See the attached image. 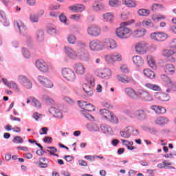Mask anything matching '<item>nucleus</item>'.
I'll list each match as a JSON object with an SVG mask.
<instances>
[{"instance_id": "f8f14e48", "label": "nucleus", "mask_w": 176, "mask_h": 176, "mask_svg": "<svg viewBox=\"0 0 176 176\" xmlns=\"http://www.w3.org/2000/svg\"><path fill=\"white\" fill-rule=\"evenodd\" d=\"M151 39L154 41H157L158 42H163L168 38L167 34L164 32H155L151 34Z\"/></svg>"}, {"instance_id": "37998d69", "label": "nucleus", "mask_w": 176, "mask_h": 176, "mask_svg": "<svg viewBox=\"0 0 176 176\" xmlns=\"http://www.w3.org/2000/svg\"><path fill=\"white\" fill-rule=\"evenodd\" d=\"M100 129L104 133H112V128L109 125L102 124L100 125Z\"/></svg>"}, {"instance_id": "7ed1b4c3", "label": "nucleus", "mask_w": 176, "mask_h": 176, "mask_svg": "<svg viewBox=\"0 0 176 176\" xmlns=\"http://www.w3.org/2000/svg\"><path fill=\"white\" fill-rule=\"evenodd\" d=\"M14 25L15 28H17V30H19L20 35H22V36H26V39L28 42H29V43H32V38L31 37V36L27 34V27L24 25L23 22L15 21L14 23Z\"/></svg>"}, {"instance_id": "f257e3e1", "label": "nucleus", "mask_w": 176, "mask_h": 176, "mask_svg": "<svg viewBox=\"0 0 176 176\" xmlns=\"http://www.w3.org/2000/svg\"><path fill=\"white\" fill-rule=\"evenodd\" d=\"M125 94L131 100H141L144 102H151L153 101V97L146 90L139 89L137 91L131 87H126L124 89Z\"/></svg>"}, {"instance_id": "0eeeda50", "label": "nucleus", "mask_w": 176, "mask_h": 176, "mask_svg": "<svg viewBox=\"0 0 176 176\" xmlns=\"http://www.w3.org/2000/svg\"><path fill=\"white\" fill-rule=\"evenodd\" d=\"M102 50L107 49V50H113L116 49V41L111 38H106L103 41H101Z\"/></svg>"}, {"instance_id": "c756f323", "label": "nucleus", "mask_w": 176, "mask_h": 176, "mask_svg": "<svg viewBox=\"0 0 176 176\" xmlns=\"http://www.w3.org/2000/svg\"><path fill=\"white\" fill-rule=\"evenodd\" d=\"M132 60L133 64L138 67H142L144 65V59H142L141 56H135L132 58Z\"/></svg>"}, {"instance_id": "bf43d9fd", "label": "nucleus", "mask_w": 176, "mask_h": 176, "mask_svg": "<svg viewBox=\"0 0 176 176\" xmlns=\"http://www.w3.org/2000/svg\"><path fill=\"white\" fill-rule=\"evenodd\" d=\"M22 53L25 58H30V52H28V50H27V48H22Z\"/></svg>"}, {"instance_id": "f3484780", "label": "nucleus", "mask_w": 176, "mask_h": 176, "mask_svg": "<svg viewBox=\"0 0 176 176\" xmlns=\"http://www.w3.org/2000/svg\"><path fill=\"white\" fill-rule=\"evenodd\" d=\"M65 53L70 60H76L78 58V52H76L71 47L66 46L65 47Z\"/></svg>"}, {"instance_id": "09e8293b", "label": "nucleus", "mask_w": 176, "mask_h": 176, "mask_svg": "<svg viewBox=\"0 0 176 176\" xmlns=\"http://www.w3.org/2000/svg\"><path fill=\"white\" fill-rule=\"evenodd\" d=\"M124 115H126V116H129L131 119L134 118V110L131 109H126L124 111Z\"/></svg>"}, {"instance_id": "f03ea898", "label": "nucleus", "mask_w": 176, "mask_h": 176, "mask_svg": "<svg viewBox=\"0 0 176 176\" xmlns=\"http://www.w3.org/2000/svg\"><path fill=\"white\" fill-rule=\"evenodd\" d=\"M131 30L126 26V23H121L119 28L116 30V35L120 39H129Z\"/></svg>"}, {"instance_id": "aec40b11", "label": "nucleus", "mask_w": 176, "mask_h": 176, "mask_svg": "<svg viewBox=\"0 0 176 176\" xmlns=\"http://www.w3.org/2000/svg\"><path fill=\"white\" fill-rule=\"evenodd\" d=\"M49 112L54 118L63 119V112H61V110L58 107H52L50 108Z\"/></svg>"}, {"instance_id": "6ab92c4d", "label": "nucleus", "mask_w": 176, "mask_h": 176, "mask_svg": "<svg viewBox=\"0 0 176 176\" xmlns=\"http://www.w3.org/2000/svg\"><path fill=\"white\" fill-rule=\"evenodd\" d=\"M69 10H72L74 13H82V12L86 10V6L82 3L73 5L69 7Z\"/></svg>"}, {"instance_id": "ddd939ff", "label": "nucleus", "mask_w": 176, "mask_h": 176, "mask_svg": "<svg viewBox=\"0 0 176 176\" xmlns=\"http://www.w3.org/2000/svg\"><path fill=\"white\" fill-rule=\"evenodd\" d=\"M89 49L92 52H101V50H102L101 41H98V39L90 41Z\"/></svg>"}, {"instance_id": "8fccbe9b", "label": "nucleus", "mask_w": 176, "mask_h": 176, "mask_svg": "<svg viewBox=\"0 0 176 176\" xmlns=\"http://www.w3.org/2000/svg\"><path fill=\"white\" fill-rule=\"evenodd\" d=\"M142 25L145 28H153V23L151 21L144 20L142 22Z\"/></svg>"}, {"instance_id": "58836bf2", "label": "nucleus", "mask_w": 176, "mask_h": 176, "mask_svg": "<svg viewBox=\"0 0 176 176\" xmlns=\"http://www.w3.org/2000/svg\"><path fill=\"white\" fill-rule=\"evenodd\" d=\"M162 54L164 57H171V56L175 54V52L173 50H162Z\"/></svg>"}, {"instance_id": "cd10ccee", "label": "nucleus", "mask_w": 176, "mask_h": 176, "mask_svg": "<svg viewBox=\"0 0 176 176\" xmlns=\"http://www.w3.org/2000/svg\"><path fill=\"white\" fill-rule=\"evenodd\" d=\"M82 89L85 91V94L88 96V97H91L94 94V91H93V88L90 87V85L85 83L82 85Z\"/></svg>"}, {"instance_id": "774afa93", "label": "nucleus", "mask_w": 176, "mask_h": 176, "mask_svg": "<svg viewBox=\"0 0 176 176\" xmlns=\"http://www.w3.org/2000/svg\"><path fill=\"white\" fill-rule=\"evenodd\" d=\"M41 117H42V114H40L38 112L34 113L32 116L33 119L36 120H39V119H41Z\"/></svg>"}, {"instance_id": "e433bc0d", "label": "nucleus", "mask_w": 176, "mask_h": 176, "mask_svg": "<svg viewBox=\"0 0 176 176\" xmlns=\"http://www.w3.org/2000/svg\"><path fill=\"white\" fill-rule=\"evenodd\" d=\"M87 129H88L89 131H100V126H98L97 124H87Z\"/></svg>"}, {"instance_id": "c9c22d12", "label": "nucleus", "mask_w": 176, "mask_h": 176, "mask_svg": "<svg viewBox=\"0 0 176 176\" xmlns=\"http://www.w3.org/2000/svg\"><path fill=\"white\" fill-rule=\"evenodd\" d=\"M144 75L149 79H153L155 78V73L150 69H145L144 70Z\"/></svg>"}, {"instance_id": "423d86ee", "label": "nucleus", "mask_w": 176, "mask_h": 176, "mask_svg": "<svg viewBox=\"0 0 176 176\" xmlns=\"http://www.w3.org/2000/svg\"><path fill=\"white\" fill-rule=\"evenodd\" d=\"M101 32V28L96 25H91L87 28V33L89 36H100Z\"/></svg>"}, {"instance_id": "1a4fd4ad", "label": "nucleus", "mask_w": 176, "mask_h": 176, "mask_svg": "<svg viewBox=\"0 0 176 176\" xmlns=\"http://www.w3.org/2000/svg\"><path fill=\"white\" fill-rule=\"evenodd\" d=\"M38 81L41 85L43 87H45V89H52L54 87V84L53 82L47 77L45 76H38Z\"/></svg>"}, {"instance_id": "052dcab7", "label": "nucleus", "mask_w": 176, "mask_h": 176, "mask_svg": "<svg viewBox=\"0 0 176 176\" xmlns=\"http://www.w3.org/2000/svg\"><path fill=\"white\" fill-rule=\"evenodd\" d=\"M64 101H65V102H67V104H69L70 105H74V104H75V102H74V100H72L71 98L68 97V96H65L63 98Z\"/></svg>"}, {"instance_id": "2eb2a0df", "label": "nucleus", "mask_w": 176, "mask_h": 176, "mask_svg": "<svg viewBox=\"0 0 176 176\" xmlns=\"http://www.w3.org/2000/svg\"><path fill=\"white\" fill-rule=\"evenodd\" d=\"M3 85L5 86H7L8 89H12V90H14L16 93H19L20 91V88H19V85L14 82V81H9L6 78H2L1 79Z\"/></svg>"}, {"instance_id": "39448f33", "label": "nucleus", "mask_w": 176, "mask_h": 176, "mask_svg": "<svg viewBox=\"0 0 176 176\" xmlns=\"http://www.w3.org/2000/svg\"><path fill=\"white\" fill-rule=\"evenodd\" d=\"M106 63L108 64H113L116 61H122V54L118 52H113L104 56Z\"/></svg>"}, {"instance_id": "b1692460", "label": "nucleus", "mask_w": 176, "mask_h": 176, "mask_svg": "<svg viewBox=\"0 0 176 176\" xmlns=\"http://www.w3.org/2000/svg\"><path fill=\"white\" fill-rule=\"evenodd\" d=\"M151 109L155 111V113L158 115H163L167 112V110L165 107L157 105H153L151 107Z\"/></svg>"}, {"instance_id": "79ce46f5", "label": "nucleus", "mask_w": 176, "mask_h": 176, "mask_svg": "<svg viewBox=\"0 0 176 176\" xmlns=\"http://www.w3.org/2000/svg\"><path fill=\"white\" fill-rule=\"evenodd\" d=\"M67 41L70 45H75V43H76V36L74 34H69Z\"/></svg>"}, {"instance_id": "49530a36", "label": "nucleus", "mask_w": 176, "mask_h": 176, "mask_svg": "<svg viewBox=\"0 0 176 176\" xmlns=\"http://www.w3.org/2000/svg\"><path fill=\"white\" fill-rule=\"evenodd\" d=\"M109 5L111 8H118L120 6V0H109Z\"/></svg>"}, {"instance_id": "e2e57ef3", "label": "nucleus", "mask_w": 176, "mask_h": 176, "mask_svg": "<svg viewBox=\"0 0 176 176\" xmlns=\"http://www.w3.org/2000/svg\"><path fill=\"white\" fill-rule=\"evenodd\" d=\"M47 32L50 34V35H54L56 32V28H48Z\"/></svg>"}, {"instance_id": "0e129e2a", "label": "nucleus", "mask_w": 176, "mask_h": 176, "mask_svg": "<svg viewBox=\"0 0 176 176\" xmlns=\"http://www.w3.org/2000/svg\"><path fill=\"white\" fill-rule=\"evenodd\" d=\"M120 134L123 138H130V134L128 133L126 131H120Z\"/></svg>"}, {"instance_id": "a211bd4d", "label": "nucleus", "mask_w": 176, "mask_h": 176, "mask_svg": "<svg viewBox=\"0 0 176 176\" xmlns=\"http://www.w3.org/2000/svg\"><path fill=\"white\" fill-rule=\"evenodd\" d=\"M117 80L122 82V83H135V80L131 76H127L124 74H120L116 76Z\"/></svg>"}, {"instance_id": "4468645a", "label": "nucleus", "mask_w": 176, "mask_h": 176, "mask_svg": "<svg viewBox=\"0 0 176 176\" xmlns=\"http://www.w3.org/2000/svg\"><path fill=\"white\" fill-rule=\"evenodd\" d=\"M86 111L88 112H93L96 111V107H94V105L89 103H87V107H85V110L82 111V115L86 118V119H89V120L91 119H94V117L93 116L90 115L89 113H87Z\"/></svg>"}, {"instance_id": "603ef678", "label": "nucleus", "mask_w": 176, "mask_h": 176, "mask_svg": "<svg viewBox=\"0 0 176 176\" xmlns=\"http://www.w3.org/2000/svg\"><path fill=\"white\" fill-rule=\"evenodd\" d=\"M103 19L104 20H106V21H111L112 19H113V15L111 12L106 13L103 14Z\"/></svg>"}, {"instance_id": "dca6fc26", "label": "nucleus", "mask_w": 176, "mask_h": 176, "mask_svg": "<svg viewBox=\"0 0 176 176\" xmlns=\"http://www.w3.org/2000/svg\"><path fill=\"white\" fill-rule=\"evenodd\" d=\"M18 81L23 85L26 89H32V82L25 76H19Z\"/></svg>"}, {"instance_id": "a18cd8bd", "label": "nucleus", "mask_w": 176, "mask_h": 176, "mask_svg": "<svg viewBox=\"0 0 176 176\" xmlns=\"http://www.w3.org/2000/svg\"><path fill=\"white\" fill-rule=\"evenodd\" d=\"M147 63H148V65H150L151 67V68H153V67H155V65L156 64L155 63V58L153 56H152L151 55L147 56Z\"/></svg>"}, {"instance_id": "c03bdc74", "label": "nucleus", "mask_w": 176, "mask_h": 176, "mask_svg": "<svg viewBox=\"0 0 176 176\" xmlns=\"http://www.w3.org/2000/svg\"><path fill=\"white\" fill-rule=\"evenodd\" d=\"M149 13H151V12L149 11V10L146 9H140L138 11V14H139V16H143L144 17L149 16Z\"/></svg>"}, {"instance_id": "393cba45", "label": "nucleus", "mask_w": 176, "mask_h": 176, "mask_svg": "<svg viewBox=\"0 0 176 176\" xmlns=\"http://www.w3.org/2000/svg\"><path fill=\"white\" fill-rule=\"evenodd\" d=\"M170 120L166 117H158L154 120V123L158 126H165Z\"/></svg>"}, {"instance_id": "9d476101", "label": "nucleus", "mask_w": 176, "mask_h": 176, "mask_svg": "<svg viewBox=\"0 0 176 176\" xmlns=\"http://www.w3.org/2000/svg\"><path fill=\"white\" fill-rule=\"evenodd\" d=\"M36 68L43 74H47L49 72V65L45 60L40 59L37 60L35 63Z\"/></svg>"}, {"instance_id": "473e14b6", "label": "nucleus", "mask_w": 176, "mask_h": 176, "mask_svg": "<svg viewBox=\"0 0 176 176\" xmlns=\"http://www.w3.org/2000/svg\"><path fill=\"white\" fill-rule=\"evenodd\" d=\"M0 17H1V19H0L1 23H3L5 27H8L9 22L6 19V13H5V11L0 10Z\"/></svg>"}, {"instance_id": "c85d7f7f", "label": "nucleus", "mask_w": 176, "mask_h": 176, "mask_svg": "<svg viewBox=\"0 0 176 176\" xmlns=\"http://www.w3.org/2000/svg\"><path fill=\"white\" fill-rule=\"evenodd\" d=\"M137 53H144L146 50V43L144 41L138 43L135 45Z\"/></svg>"}, {"instance_id": "13d9d810", "label": "nucleus", "mask_w": 176, "mask_h": 176, "mask_svg": "<svg viewBox=\"0 0 176 176\" xmlns=\"http://www.w3.org/2000/svg\"><path fill=\"white\" fill-rule=\"evenodd\" d=\"M167 164H173V163L171 162L166 163V161L164 160L162 162V163L158 164L157 165V167H158V168H166V166H167Z\"/></svg>"}, {"instance_id": "6e6d98bb", "label": "nucleus", "mask_w": 176, "mask_h": 176, "mask_svg": "<svg viewBox=\"0 0 176 176\" xmlns=\"http://www.w3.org/2000/svg\"><path fill=\"white\" fill-rule=\"evenodd\" d=\"M88 102H85L83 100H78V104L80 108H82V109H84L85 111L86 107L87 105Z\"/></svg>"}, {"instance_id": "72a5a7b5", "label": "nucleus", "mask_w": 176, "mask_h": 176, "mask_svg": "<svg viewBox=\"0 0 176 176\" xmlns=\"http://www.w3.org/2000/svg\"><path fill=\"white\" fill-rule=\"evenodd\" d=\"M100 115L102 116V118H104L105 120H108L109 118H111V115L112 113L109 111V110L106 109H102L100 110Z\"/></svg>"}, {"instance_id": "a878e982", "label": "nucleus", "mask_w": 176, "mask_h": 176, "mask_svg": "<svg viewBox=\"0 0 176 176\" xmlns=\"http://www.w3.org/2000/svg\"><path fill=\"white\" fill-rule=\"evenodd\" d=\"M164 72L168 75H174L175 74V67L173 64H166L164 66Z\"/></svg>"}, {"instance_id": "ea45409f", "label": "nucleus", "mask_w": 176, "mask_h": 176, "mask_svg": "<svg viewBox=\"0 0 176 176\" xmlns=\"http://www.w3.org/2000/svg\"><path fill=\"white\" fill-rule=\"evenodd\" d=\"M160 78L162 82H164L166 85H171V83H173L171 78H170V77L166 74H161Z\"/></svg>"}, {"instance_id": "6e6552de", "label": "nucleus", "mask_w": 176, "mask_h": 176, "mask_svg": "<svg viewBox=\"0 0 176 176\" xmlns=\"http://www.w3.org/2000/svg\"><path fill=\"white\" fill-rule=\"evenodd\" d=\"M95 75L101 78L102 79H110L111 76H112V70L108 68L104 69L102 72L100 69H96L94 71Z\"/></svg>"}, {"instance_id": "4d7b16f0", "label": "nucleus", "mask_w": 176, "mask_h": 176, "mask_svg": "<svg viewBox=\"0 0 176 176\" xmlns=\"http://www.w3.org/2000/svg\"><path fill=\"white\" fill-rule=\"evenodd\" d=\"M109 122H111V123H118L119 120H118V118L116 116H114L113 113L110 116V118L107 120Z\"/></svg>"}, {"instance_id": "f704fd0d", "label": "nucleus", "mask_w": 176, "mask_h": 176, "mask_svg": "<svg viewBox=\"0 0 176 176\" xmlns=\"http://www.w3.org/2000/svg\"><path fill=\"white\" fill-rule=\"evenodd\" d=\"M36 38L38 42H43V39H45V33H43V30H38L36 32Z\"/></svg>"}, {"instance_id": "9b49d317", "label": "nucleus", "mask_w": 176, "mask_h": 176, "mask_svg": "<svg viewBox=\"0 0 176 176\" xmlns=\"http://www.w3.org/2000/svg\"><path fill=\"white\" fill-rule=\"evenodd\" d=\"M80 58L81 61H89L90 60V55L87 50L85 48H78L77 50V58Z\"/></svg>"}, {"instance_id": "4c0bfd02", "label": "nucleus", "mask_w": 176, "mask_h": 176, "mask_svg": "<svg viewBox=\"0 0 176 176\" xmlns=\"http://www.w3.org/2000/svg\"><path fill=\"white\" fill-rule=\"evenodd\" d=\"M122 3L128 8H135V6H137V3L133 0H124L122 1Z\"/></svg>"}, {"instance_id": "5701e85b", "label": "nucleus", "mask_w": 176, "mask_h": 176, "mask_svg": "<svg viewBox=\"0 0 176 176\" xmlns=\"http://www.w3.org/2000/svg\"><path fill=\"white\" fill-rule=\"evenodd\" d=\"M154 96L160 101H168L170 100V96L164 93L156 92Z\"/></svg>"}, {"instance_id": "de8ad7c7", "label": "nucleus", "mask_w": 176, "mask_h": 176, "mask_svg": "<svg viewBox=\"0 0 176 176\" xmlns=\"http://www.w3.org/2000/svg\"><path fill=\"white\" fill-rule=\"evenodd\" d=\"M30 20L32 23H38L39 21V15L32 13L30 16Z\"/></svg>"}, {"instance_id": "3c124183", "label": "nucleus", "mask_w": 176, "mask_h": 176, "mask_svg": "<svg viewBox=\"0 0 176 176\" xmlns=\"http://www.w3.org/2000/svg\"><path fill=\"white\" fill-rule=\"evenodd\" d=\"M12 142L14 144H23L24 142V140H23V138L20 136H15L12 140Z\"/></svg>"}, {"instance_id": "864d4df0", "label": "nucleus", "mask_w": 176, "mask_h": 176, "mask_svg": "<svg viewBox=\"0 0 176 176\" xmlns=\"http://www.w3.org/2000/svg\"><path fill=\"white\" fill-rule=\"evenodd\" d=\"M69 19L71 20H75V21H79V20L82 19V15L80 14H72Z\"/></svg>"}, {"instance_id": "69168bd1", "label": "nucleus", "mask_w": 176, "mask_h": 176, "mask_svg": "<svg viewBox=\"0 0 176 176\" xmlns=\"http://www.w3.org/2000/svg\"><path fill=\"white\" fill-rule=\"evenodd\" d=\"M120 71L121 72H122L123 74H128L129 72V69L127 68V66L122 65L120 67Z\"/></svg>"}, {"instance_id": "7c9ffc66", "label": "nucleus", "mask_w": 176, "mask_h": 176, "mask_svg": "<svg viewBox=\"0 0 176 176\" xmlns=\"http://www.w3.org/2000/svg\"><path fill=\"white\" fill-rule=\"evenodd\" d=\"M144 87L148 89V90H153V91H160V90H162L160 86L151 83H145Z\"/></svg>"}, {"instance_id": "4be33fe9", "label": "nucleus", "mask_w": 176, "mask_h": 176, "mask_svg": "<svg viewBox=\"0 0 176 176\" xmlns=\"http://www.w3.org/2000/svg\"><path fill=\"white\" fill-rule=\"evenodd\" d=\"M105 10V6L104 3H100V0H95L93 6H92V10L94 12H102V10Z\"/></svg>"}, {"instance_id": "412c9836", "label": "nucleus", "mask_w": 176, "mask_h": 176, "mask_svg": "<svg viewBox=\"0 0 176 176\" xmlns=\"http://www.w3.org/2000/svg\"><path fill=\"white\" fill-rule=\"evenodd\" d=\"M73 68L77 75H83L86 72V68L81 63H75L73 65Z\"/></svg>"}, {"instance_id": "a19ab883", "label": "nucleus", "mask_w": 176, "mask_h": 176, "mask_svg": "<svg viewBox=\"0 0 176 176\" xmlns=\"http://www.w3.org/2000/svg\"><path fill=\"white\" fill-rule=\"evenodd\" d=\"M151 10L153 12H155V10H164V6L162 4L154 3L151 6Z\"/></svg>"}, {"instance_id": "20e7f679", "label": "nucleus", "mask_w": 176, "mask_h": 176, "mask_svg": "<svg viewBox=\"0 0 176 176\" xmlns=\"http://www.w3.org/2000/svg\"><path fill=\"white\" fill-rule=\"evenodd\" d=\"M61 74L64 79H65V80L67 82H74L76 80V74H75V72L71 68H63L61 70Z\"/></svg>"}, {"instance_id": "680f3d73", "label": "nucleus", "mask_w": 176, "mask_h": 176, "mask_svg": "<svg viewBox=\"0 0 176 176\" xmlns=\"http://www.w3.org/2000/svg\"><path fill=\"white\" fill-rule=\"evenodd\" d=\"M59 20L61 23H63V24H67V16L64 14H61L59 16Z\"/></svg>"}, {"instance_id": "5fc2aeb1", "label": "nucleus", "mask_w": 176, "mask_h": 176, "mask_svg": "<svg viewBox=\"0 0 176 176\" xmlns=\"http://www.w3.org/2000/svg\"><path fill=\"white\" fill-rule=\"evenodd\" d=\"M32 104L34 107H36V108H41V102H39V100H36V98H32Z\"/></svg>"}, {"instance_id": "bb28decb", "label": "nucleus", "mask_w": 176, "mask_h": 176, "mask_svg": "<svg viewBox=\"0 0 176 176\" xmlns=\"http://www.w3.org/2000/svg\"><path fill=\"white\" fill-rule=\"evenodd\" d=\"M145 34H146V30L144 28H140L133 32V35L135 38H142V36H144Z\"/></svg>"}, {"instance_id": "2f4dec72", "label": "nucleus", "mask_w": 176, "mask_h": 176, "mask_svg": "<svg viewBox=\"0 0 176 176\" xmlns=\"http://www.w3.org/2000/svg\"><path fill=\"white\" fill-rule=\"evenodd\" d=\"M138 120H145L146 119V113L143 109H138L135 112Z\"/></svg>"}, {"instance_id": "338daca9", "label": "nucleus", "mask_w": 176, "mask_h": 176, "mask_svg": "<svg viewBox=\"0 0 176 176\" xmlns=\"http://www.w3.org/2000/svg\"><path fill=\"white\" fill-rule=\"evenodd\" d=\"M122 142V145H125V146H129L133 145V142H129L128 140L121 139Z\"/></svg>"}]
</instances>
